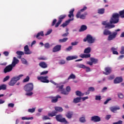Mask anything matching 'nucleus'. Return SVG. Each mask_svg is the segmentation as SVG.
<instances>
[{"label":"nucleus","mask_w":124,"mask_h":124,"mask_svg":"<svg viewBox=\"0 0 124 124\" xmlns=\"http://www.w3.org/2000/svg\"><path fill=\"white\" fill-rule=\"evenodd\" d=\"M120 15L117 13L112 14L109 22L108 21H103L102 24L105 26V29H113L115 27V25L112 24H118L119 23Z\"/></svg>","instance_id":"obj_1"},{"label":"nucleus","mask_w":124,"mask_h":124,"mask_svg":"<svg viewBox=\"0 0 124 124\" xmlns=\"http://www.w3.org/2000/svg\"><path fill=\"white\" fill-rule=\"evenodd\" d=\"M74 9H71L69 13V14L68 15L69 18H71V19H68V20L66 21L65 23H63L62 25V27H63V28H64V27H66V26H67V25H68V24H69V23H70L71 21H73V20H74V15L73 14V13L74 12Z\"/></svg>","instance_id":"obj_2"},{"label":"nucleus","mask_w":124,"mask_h":124,"mask_svg":"<svg viewBox=\"0 0 124 124\" xmlns=\"http://www.w3.org/2000/svg\"><path fill=\"white\" fill-rule=\"evenodd\" d=\"M24 76V75H19L18 76L14 77L11 78V80L8 83L9 86H13L17 83V81H19Z\"/></svg>","instance_id":"obj_3"},{"label":"nucleus","mask_w":124,"mask_h":124,"mask_svg":"<svg viewBox=\"0 0 124 124\" xmlns=\"http://www.w3.org/2000/svg\"><path fill=\"white\" fill-rule=\"evenodd\" d=\"M84 42H88L89 44H93V43H94L95 42V38L93 37L92 35L88 34L83 39Z\"/></svg>","instance_id":"obj_4"},{"label":"nucleus","mask_w":124,"mask_h":124,"mask_svg":"<svg viewBox=\"0 0 124 124\" xmlns=\"http://www.w3.org/2000/svg\"><path fill=\"white\" fill-rule=\"evenodd\" d=\"M55 119L57 122L60 123H63L65 124H68L69 123L66 121L65 118L62 117V115L61 114H59L56 116Z\"/></svg>","instance_id":"obj_5"},{"label":"nucleus","mask_w":124,"mask_h":124,"mask_svg":"<svg viewBox=\"0 0 124 124\" xmlns=\"http://www.w3.org/2000/svg\"><path fill=\"white\" fill-rule=\"evenodd\" d=\"M121 31L120 29H117L115 30V31L112 32V34H110L108 38V40L109 41H111V40H113L116 38L117 36V34H118V31Z\"/></svg>","instance_id":"obj_6"},{"label":"nucleus","mask_w":124,"mask_h":124,"mask_svg":"<svg viewBox=\"0 0 124 124\" xmlns=\"http://www.w3.org/2000/svg\"><path fill=\"white\" fill-rule=\"evenodd\" d=\"M33 90V84L31 83H28L24 86L25 92H31Z\"/></svg>","instance_id":"obj_7"},{"label":"nucleus","mask_w":124,"mask_h":124,"mask_svg":"<svg viewBox=\"0 0 124 124\" xmlns=\"http://www.w3.org/2000/svg\"><path fill=\"white\" fill-rule=\"evenodd\" d=\"M56 88L57 89L58 92H61L62 94H64L65 95H67V94H68V93L65 91V90H64L63 89V85L57 86Z\"/></svg>","instance_id":"obj_8"},{"label":"nucleus","mask_w":124,"mask_h":124,"mask_svg":"<svg viewBox=\"0 0 124 124\" xmlns=\"http://www.w3.org/2000/svg\"><path fill=\"white\" fill-rule=\"evenodd\" d=\"M38 80L42 82V83H49V80L48 79V76L46 77H37Z\"/></svg>","instance_id":"obj_9"},{"label":"nucleus","mask_w":124,"mask_h":124,"mask_svg":"<svg viewBox=\"0 0 124 124\" xmlns=\"http://www.w3.org/2000/svg\"><path fill=\"white\" fill-rule=\"evenodd\" d=\"M14 66H13L11 64H10L8 66H7L4 69V73H7V72H10V71H12V69H13Z\"/></svg>","instance_id":"obj_10"},{"label":"nucleus","mask_w":124,"mask_h":124,"mask_svg":"<svg viewBox=\"0 0 124 124\" xmlns=\"http://www.w3.org/2000/svg\"><path fill=\"white\" fill-rule=\"evenodd\" d=\"M61 49H62V45H58L53 48L52 52L53 53H56L57 52H59L61 51Z\"/></svg>","instance_id":"obj_11"},{"label":"nucleus","mask_w":124,"mask_h":124,"mask_svg":"<svg viewBox=\"0 0 124 124\" xmlns=\"http://www.w3.org/2000/svg\"><path fill=\"white\" fill-rule=\"evenodd\" d=\"M32 53V52L30 50L28 45L24 46V54H25V55H31Z\"/></svg>","instance_id":"obj_12"},{"label":"nucleus","mask_w":124,"mask_h":124,"mask_svg":"<svg viewBox=\"0 0 124 124\" xmlns=\"http://www.w3.org/2000/svg\"><path fill=\"white\" fill-rule=\"evenodd\" d=\"M101 120L100 117H99L98 116H94L91 118V120L94 123L100 122Z\"/></svg>","instance_id":"obj_13"},{"label":"nucleus","mask_w":124,"mask_h":124,"mask_svg":"<svg viewBox=\"0 0 124 124\" xmlns=\"http://www.w3.org/2000/svg\"><path fill=\"white\" fill-rule=\"evenodd\" d=\"M123 82V78L122 77H117L114 80V84H120Z\"/></svg>","instance_id":"obj_14"},{"label":"nucleus","mask_w":124,"mask_h":124,"mask_svg":"<svg viewBox=\"0 0 124 124\" xmlns=\"http://www.w3.org/2000/svg\"><path fill=\"white\" fill-rule=\"evenodd\" d=\"M19 60L17 59L16 57H14L12 64H11L14 67L16 66V64H18Z\"/></svg>","instance_id":"obj_15"},{"label":"nucleus","mask_w":124,"mask_h":124,"mask_svg":"<svg viewBox=\"0 0 124 124\" xmlns=\"http://www.w3.org/2000/svg\"><path fill=\"white\" fill-rule=\"evenodd\" d=\"M109 109L110 111H111V112H112L113 113H116V111H117V110H120L121 108H120V107L116 106L110 107Z\"/></svg>","instance_id":"obj_16"},{"label":"nucleus","mask_w":124,"mask_h":124,"mask_svg":"<svg viewBox=\"0 0 124 124\" xmlns=\"http://www.w3.org/2000/svg\"><path fill=\"white\" fill-rule=\"evenodd\" d=\"M76 59H78V56L77 55L67 56L66 58V61H72L73 60H76Z\"/></svg>","instance_id":"obj_17"},{"label":"nucleus","mask_w":124,"mask_h":124,"mask_svg":"<svg viewBox=\"0 0 124 124\" xmlns=\"http://www.w3.org/2000/svg\"><path fill=\"white\" fill-rule=\"evenodd\" d=\"M51 98H52L51 99V102L52 103H56L58 102V98H62V97L61 96L58 95L55 97H51Z\"/></svg>","instance_id":"obj_18"},{"label":"nucleus","mask_w":124,"mask_h":124,"mask_svg":"<svg viewBox=\"0 0 124 124\" xmlns=\"http://www.w3.org/2000/svg\"><path fill=\"white\" fill-rule=\"evenodd\" d=\"M105 75H109L111 72H112V68L111 67H106L105 68Z\"/></svg>","instance_id":"obj_19"},{"label":"nucleus","mask_w":124,"mask_h":124,"mask_svg":"<svg viewBox=\"0 0 124 124\" xmlns=\"http://www.w3.org/2000/svg\"><path fill=\"white\" fill-rule=\"evenodd\" d=\"M79 57L82 59H88L91 58V55L90 54H81Z\"/></svg>","instance_id":"obj_20"},{"label":"nucleus","mask_w":124,"mask_h":124,"mask_svg":"<svg viewBox=\"0 0 124 124\" xmlns=\"http://www.w3.org/2000/svg\"><path fill=\"white\" fill-rule=\"evenodd\" d=\"M39 65L42 67V68H47L48 67L46 62H40Z\"/></svg>","instance_id":"obj_21"},{"label":"nucleus","mask_w":124,"mask_h":124,"mask_svg":"<svg viewBox=\"0 0 124 124\" xmlns=\"http://www.w3.org/2000/svg\"><path fill=\"white\" fill-rule=\"evenodd\" d=\"M39 36H44V33L43 31H41L40 32H38L36 35V38H37L38 39H41V38H40Z\"/></svg>","instance_id":"obj_22"},{"label":"nucleus","mask_w":124,"mask_h":124,"mask_svg":"<svg viewBox=\"0 0 124 124\" xmlns=\"http://www.w3.org/2000/svg\"><path fill=\"white\" fill-rule=\"evenodd\" d=\"M72 116H73V112L72 111H68L66 114V117L68 119H71V118H72Z\"/></svg>","instance_id":"obj_23"},{"label":"nucleus","mask_w":124,"mask_h":124,"mask_svg":"<svg viewBox=\"0 0 124 124\" xmlns=\"http://www.w3.org/2000/svg\"><path fill=\"white\" fill-rule=\"evenodd\" d=\"M91 51H92V47H88L85 49L84 51V53L85 54H90V53H91Z\"/></svg>","instance_id":"obj_24"},{"label":"nucleus","mask_w":124,"mask_h":124,"mask_svg":"<svg viewBox=\"0 0 124 124\" xmlns=\"http://www.w3.org/2000/svg\"><path fill=\"white\" fill-rule=\"evenodd\" d=\"M111 33H112V32H111L110 31L107 29H105L103 32V34L104 35H109L110 34H111Z\"/></svg>","instance_id":"obj_25"},{"label":"nucleus","mask_w":124,"mask_h":124,"mask_svg":"<svg viewBox=\"0 0 124 124\" xmlns=\"http://www.w3.org/2000/svg\"><path fill=\"white\" fill-rule=\"evenodd\" d=\"M105 12V9L104 8L98 9V14H100L101 15H102V14H104Z\"/></svg>","instance_id":"obj_26"},{"label":"nucleus","mask_w":124,"mask_h":124,"mask_svg":"<svg viewBox=\"0 0 124 124\" xmlns=\"http://www.w3.org/2000/svg\"><path fill=\"white\" fill-rule=\"evenodd\" d=\"M81 99H82L81 97H77L74 99L73 102L74 103H78V102L81 101Z\"/></svg>","instance_id":"obj_27"},{"label":"nucleus","mask_w":124,"mask_h":124,"mask_svg":"<svg viewBox=\"0 0 124 124\" xmlns=\"http://www.w3.org/2000/svg\"><path fill=\"white\" fill-rule=\"evenodd\" d=\"M56 115H57V111H53L52 112L48 113V116L49 117H54Z\"/></svg>","instance_id":"obj_28"},{"label":"nucleus","mask_w":124,"mask_h":124,"mask_svg":"<svg viewBox=\"0 0 124 124\" xmlns=\"http://www.w3.org/2000/svg\"><path fill=\"white\" fill-rule=\"evenodd\" d=\"M54 108H55V110L56 111H57V112H62V111H63L62 108V107H55Z\"/></svg>","instance_id":"obj_29"},{"label":"nucleus","mask_w":124,"mask_h":124,"mask_svg":"<svg viewBox=\"0 0 124 124\" xmlns=\"http://www.w3.org/2000/svg\"><path fill=\"white\" fill-rule=\"evenodd\" d=\"M86 30H87V26L82 25L79 30V31H86Z\"/></svg>","instance_id":"obj_30"},{"label":"nucleus","mask_w":124,"mask_h":124,"mask_svg":"<svg viewBox=\"0 0 124 124\" xmlns=\"http://www.w3.org/2000/svg\"><path fill=\"white\" fill-rule=\"evenodd\" d=\"M111 51L113 55H118L119 54V53H118V51H117V48H115V47H112Z\"/></svg>","instance_id":"obj_31"},{"label":"nucleus","mask_w":124,"mask_h":124,"mask_svg":"<svg viewBox=\"0 0 124 124\" xmlns=\"http://www.w3.org/2000/svg\"><path fill=\"white\" fill-rule=\"evenodd\" d=\"M90 61L94 64H95L96 63H97V62H98V60H97V59H95L93 58H90Z\"/></svg>","instance_id":"obj_32"},{"label":"nucleus","mask_w":124,"mask_h":124,"mask_svg":"<svg viewBox=\"0 0 124 124\" xmlns=\"http://www.w3.org/2000/svg\"><path fill=\"white\" fill-rule=\"evenodd\" d=\"M77 66L78 68H83V69H85V68H86V65L83 64H78Z\"/></svg>","instance_id":"obj_33"},{"label":"nucleus","mask_w":124,"mask_h":124,"mask_svg":"<svg viewBox=\"0 0 124 124\" xmlns=\"http://www.w3.org/2000/svg\"><path fill=\"white\" fill-rule=\"evenodd\" d=\"M1 90H2L3 91L6 90V85L2 84L0 85V91H1Z\"/></svg>","instance_id":"obj_34"},{"label":"nucleus","mask_w":124,"mask_h":124,"mask_svg":"<svg viewBox=\"0 0 124 124\" xmlns=\"http://www.w3.org/2000/svg\"><path fill=\"white\" fill-rule=\"evenodd\" d=\"M76 78V76L73 74H71L68 78V80H70V79H75Z\"/></svg>","instance_id":"obj_35"},{"label":"nucleus","mask_w":124,"mask_h":124,"mask_svg":"<svg viewBox=\"0 0 124 124\" xmlns=\"http://www.w3.org/2000/svg\"><path fill=\"white\" fill-rule=\"evenodd\" d=\"M68 39V38H64L62 39H60L59 40V42H60V43H63V42H66V41H67Z\"/></svg>","instance_id":"obj_36"},{"label":"nucleus","mask_w":124,"mask_h":124,"mask_svg":"<svg viewBox=\"0 0 124 124\" xmlns=\"http://www.w3.org/2000/svg\"><path fill=\"white\" fill-rule=\"evenodd\" d=\"M66 17V15H65L60 16L59 18V21H61V22H62L63 19H64Z\"/></svg>","instance_id":"obj_37"},{"label":"nucleus","mask_w":124,"mask_h":124,"mask_svg":"<svg viewBox=\"0 0 124 124\" xmlns=\"http://www.w3.org/2000/svg\"><path fill=\"white\" fill-rule=\"evenodd\" d=\"M76 94L78 96H83V95H84V94L79 91L76 92Z\"/></svg>","instance_id":"obj_38"},{"label":"nucleus","mask_w":124,"mask_h":124,"mask_svg":"<svg viewBox=\"0 0 124 124\" xmlns=\"http://www.w3.org/2000/svg\"><path fill=\"white\" fill-rule=\"evenodd\" d=\"M119 16H120V17L121 18H124V9L122 11H120L119 12Z\"/></svg>","instance_id":"obj_39"},{"label":"nucleus","mask_w":124,"mask_h":124,"mask_svg":"<svg viewBox=\"0 0 124 124\" xmlns=\"http://www.w3.org/2000/svg\"><path fill=\"white\" fill-rule=\"evenodd\" d=\"M79 122L80 123H86V118L85 116L80 117L79 118Z\"/></svg>","instance_id":"obj_40"},{"label":"nucleus","mask_w":124,"mask_h":124,"mask_svg":"<svg viewBox=\"0 0 124 124\" xmlns=\"http://www.w3.org/2000/svg\"><path fill=\"white\" fill-rule=\"evenodd\" d=\"M35 108H29L28 110V112H29V113H34V112H35Z\"/></svg>","instance_id":"obj_41"},{"label":"nucleus","mask_w":124,"mask_h":124,"mask_svg":"<svg viewBox=\"0 0 124 124\" xmlns=\"http://www.w3.org/2000/svg\"><path fill=\"white\" fill-rule=\"evenodd\" d=\"M21 119L24 121L25 120H33V117H21Z\"/></svg>","instance_id":"obj_42"},{"label":"nucleus","mask_w":124,"mask_h":124,"mask_svg":"<svg viewBox=\"0 0 124 124\" xmlns=\"http://www.w3.org/2000/svg\"><path fill=\"white\" fill-rule=\"evenodd\" d=\"M118 96L121 99H123V98L124 97V94L122 93H118Z\"/></svg>","instance_id":"obj_43"},{"label":"nucleus","mask_w":124,"mask_h":124,"mask_svg":"<svg viewBox=\"0 0 124 124\" xmlns=\"http://www.w3.org/2000/svg\"><path fill=\"white\" fill-rule=\"evenodd\" d=\"M9 79H10V76H7L3 79V82H6V81H8V80H9Z\"/></svg>","instance_id":"obj_44"},{"label":"nucleus","mask_w":124,"mask_h":124,"mask_svg":"<svg viewBox=\"0 0 124 124\" xmlns=\"http://www.w3.org/2000/svg\"><path fill=\"white\" fill-rule=\"evenodd\" d=\"M16 54L17 55H18V56H23V55H24V52L23 51H17L16 52Z\"/></svg>","instance_id":"obj_45"},{"label":"nucleus","mask_w":124,"mask_h":124,"mask_svg":"<svg viewBox=\"0 0 124 124\" xmlns=\"http://www.w3.org/2000/svg\"><path fill=\"white\" fill-rule=\"evenodd\" d=\"M86 15H88V13H85L84 14L81 15L79 18L80 19H85V18H86Z\"/></svg>","instance_id":"obj_46"},{"label":"nucleus","mask_w":124,"mask_h":124,"mask_svg":"<svg viewBox=\"0 0 124 124\" xmlns=\"http://www.w3.org/2000/svg\"><path fill=\"white\" fill-rule=\"evenodd\" d=\"M21 62L23 64H27L28 63V62L25 58H21Z\"/></svg>","instance_id":"obj_47"},{"label":"nucleus","mask_w":124,"mask_h":124,"mask_svg":"<svg viewBox=\"0 0 124 124\" xmlns=\"http://www.w3.org/2000/svg\"><path fill=\"white\" fill-rule=\"evenodd\" d=\"M114 78H115V77L113 75H111L108 77V79L109 80V81H110L111 80H113Z\"/></svg>","instance_id":"obj_48"},{"label":"nucleus","mask_w":124,"mask_h":124,"mask_svg":"<svg viewBox=\"0 0 124 124\" xmlns=\"http://www.w3.org/2000/svg\"><path fill=\"white\" fill-rule=\"evenodd\" d=\"M44 46H45V47L46 49H49V48H50V44H49V43H46V44L44 45Z\"/></svg>","instance_id":"obj_49"},{"label":"nucleus","mask_w":124,"mask_h":124,"mask_svg":"<svg viewBox=\"0 0 124 124\" xmlns=\"http://www.w3.org/2000/svg\"><path fill=\"white\" fill-rule=\"evenodd\" d=\"M72 48H73L72 46H70L67 48H66L65 51H66V52H69V51H70L71 50H72Z\"/></svg>","instance_id":"obj_50"},{"label":"nucleus","mask_w":124,"mask_h":124,"mask_svg":"<svg viewBox=\"0 0 124 124\" xmlns=\"http://www.w3.org/2000/svg\"><path fill=\"white\" fill-rule=\"evenodd\" d=\"M52 31V29H49L46 32V33L45 34L46 36L49 35Z\"/></svg>","instance_id":"obj_51"},{"label":"nucleus","mask_w":124,"mask_h":124,"mask_svg":"<svg viewBox=\"0 0 124 124\" xmlns=\"http://www.w3.org/2000/svg\"><path fill=\"white\" fill-rule=\"evenodd\" d=\"M61 23H62V20H59L55 25V28H58V27L61 25Z\"/></svg>","instance_id":"obj_52"},{"label":"nucleus","mask_w":124,"mask_h":124,"mask_svg":"<svg viewBox=\"0 0 124 124\" xmlns=\"http://www.w3.org/2000/svg\"><path fill=\"white\" fill-rule=\"evenodd\" d=\"M88 92H94V88L92 87H89Z\"/></svg>","instance_id":"obj_53"},{"label":"nucleus","mask_w":124,"mask_h":124,"mask_svg":"<svg viewBox=\"0 0 124 124\" xmlns=\"http://www.w3.org/2000/svg\"><path fill=\"white\" fill-rule=\"evenodd\" d=\"M85 69H86V71L87 72H91V68L89 67H87V66H86Z\"/></svg>","instance_id":"obj_54"},{"label":"nucleus","mask_w":124,"mask_h":124,"mask_svg":"<svg viewBox=\"0 0 124 124\" xmlns=\"http://www.w3.org/2000/svg\"><path fill=\"white\" fill-rule=\"evenodd\" d=\"M80 15H81V12L80 11L78 12V13L76 15L77 18L78 19L80 18V16H81Z\"/></svg>","instance_id":"obj_55"},{"label":"nucleus","mask_w":124,"mask_h":124,"mask_svg":"<svg viewBox=\"0 0 124 124\" xmlns=\"http://www.w3.org/2000/svg\"><path fill=\"white\" fill-rule=\"evenodd\" d=\"M101 96L99 95H96L95 96V100H101Z\"/></svg>","instance_id":"obj_56"},{"label":"nucleus","mask_w":124,"mask_h":124,"mask_svg":"<svg viewBox=\"0 0 124 124\" xmlns=\"http://www.w3.org/2000/svg\"><path fill=\"white\" fill-rule=\"evenodd\" d=\"M48 74V71H44L41 73L40 75H46V74Z\"/></svg>","instance_id":"obj_57"},{"label":"nucleus","mask_w":124,"mask_h":124,"mask_svg":"<svg viewBox=\"0 0 124 124\" xmlns=\"http://www.w3.org/2000/svg\"><path fill=\"white\" fill-rule=\"evenodd\" d=\"M66 92L69 93V92H70V91H71V89L70 88V86H67L66 88Z\"/></svg>","instance_id":"obj_58"},{"label":"nucleus","mask_w":124,"mask_h":124,"mask_svg":"<svg viewBox=\"0 0 124 124\" xmlns=\"http://www.w3.org/2000/svg\"><path fill=\"white\" fill-rule=\"evenodd\" d=\"M65 63V60H60L59 62V64H64Z\"/></svg>","instance_id":"obj_59"},{"label":"nucleus","mask_w":124,"mask_h":124,"mask_svg":"<svg viewBox=\"0 0 124 124\" xmlns=\"http://www.w3.org/2000/svg\"><path fill=\"white\" fill-rule=\"evenodd\" d=\"M29 80H30V77L27 76L26 78L23 80V82L25 83L26 82H28Z\"/></svg>","instance_id":"obj_60"},{"label":"nucleus","mask_w":124,"mask_h":124,"mask_svg":"<svg viewBox=\"0 0 124 124\" xmlns=\"http://www.w3.org/2000/svg\"><path fill=\"white\" fill-rule=\"evenodd\" d=\"M87 7L84 6L82 9L80 10V12H84L85 10H87Z\"/></svg>","instance_id":"obj_61"},{"label":"nucleus","mask_w":124,"mask_h":124,"mask_svg":"<svg viewBox=\"0 0 124 124\" xmlns=\"http://www.w3.org/2000/svg\"><path fill=\"white\" fill-rule=\"evenodd\" d=\"M110 100H111V98H109L107 99L106 100V101L104 102V104H105V105L107 104V103H108V102H109L110 101Z\"/></svg>","instance_id":"obj_62"},{"label":"nucleus","mask_w":124,"mask_h":124,"mask_svg":"<svg viewBox=\"0 0 124 124\" xmlns=\"http://www.w3.org/2000/svg\"><path fill=\"white\" fill-rule=\"evenodd\" d=\"M113 124H123V121L120 120L117 122L113 123Z\"/></svg>","instance_id":"obj_63"},{"label":"nucleus","mask_w":124,"mask_h":124,"mask_svg":"<svg viewBox=\"0 0 124 124\" xmlns=\"http://www.w3.org/2000/svg\"><path fill=\"white\" fill-rule=\"evenodd\" d=\"M120 54H124V46L121 47V50L120 51Z\"/></svg>","instance_id":"obj_64"}]
</instances>
